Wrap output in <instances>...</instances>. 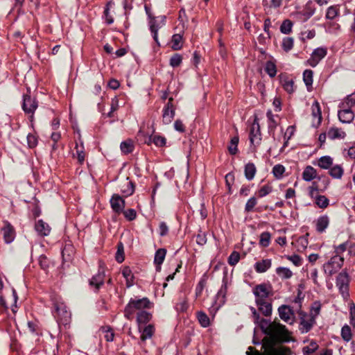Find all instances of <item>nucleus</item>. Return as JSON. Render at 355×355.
Wrapping results in <instances>:
<instances>
[{"instance_id": "obj_1", "label": "nucleus", "mask_w": 355, "mask_h": 355, "mask_svg": "<svg viewBox=\"0 0 355 355\" xmlns=\"http://www.w3.org/2000/svg\"><path fill=\"white\" fill-rule=\"evenodd\" d=\"M250 311L252 313L254 322L259 325L263 332L269 336L271 342H289L292 340L291 332L286 327L279 322H269L268 320L261 318L255 308L251 306Z\"/></svg>"}, {"instance_id": "obj_2", "label": "nucleus", "mask_w": 355, "mask_h": 355, "mask_svg": "<svg viewBox=\"0 0 355 355\" xmlns=\"http://www.w3.org/2000/svg\"><path fill=\"white\" fill-rule=\"evenodd\" d=\"M150 304L149 300L146 297L139 300L131 299L125 308L124 314L125 318L129 320L132 319L136 311H142V309L148 308Z\"/></svg>"}, {"instance_id": "obj_3", "label": "nucleus", "mask_w": 355, "mask_h": 355, "mask_svg": "<svg viewBox=\"0 0 355 355\" xmlns=\"http://www.w3.org/2000/svg\"><path fill=\"white\" fill-rule=\"evenodd\" d=\"M55 318L58 322L66 325L71 320V313L67 310V306L63 302H56L54 304Z\"/></svg>"}, {"instance_id": "obj_4", "label": "nucleus", "mask_w": 355, "mask_h": 355, "mask_svg": "<svg viewBox=\"0 0 355 355\" xmlns=\"http://www.w3.org/2000/svg\"><path fill=\"white\" fill-rule=\"evenodd\" d=\"M343 257L334 255L330 260L323 265V270L326 274L331 275L341 268L343 265Z\"/></svg>"}, {"instance_id": "obj_5", "label": "nucleus", "mask_w": 355, "mask_h": 355, "mask_svg": "<svg viewBox=\"0 0 355 355\" xmlns=\"http://www.w3.org/2000/svg\"><path fill=\"white\" fill-rule=\"evenodd\" d=\"M154 123L153 122L150 127H147L146 130L144 127L140 129L137 134V139L138 141H144L148 145L152 143L155 144V136L154 135Z\"/></svg>"}, {"instance_id": "obj_6", "label": "nucleus", "mask_w": 355, "mask_h": 355, "mask_svg": "<svg viewBox=\"0 0 355 355\" xmlns=\"http://www.w3.org/2000/svg\"><path fill=\"white\" fill-rule=\"evenodd\" d=\"M300 323L299 330L302 334L309 332L315 324L314 315L306 314L304 312L300 313Z\"/></svg>"}, {"instance_id": "obj_7", "label": "nucleus", "mask_w": 355, "mask_h": 355, "mask_svg": "<svg viewBox=\"0 0 355 355\" xmlns=\"http://www.w3.org/2000/svg\"><path fill=\"white\" fill-rule=\"evenodd\" d=\"M349 277L346 272H340L336 279V286L338 288L343 298L347 299L349 296Z\"/></svg>"}, {"instance_id": "obj_8", "label": "nucleus", "mask_w": 355, "mask_h": 355, "mask_svg": "<svg viewBox=\"0 0 355 355\" xmlns=\"http://www.w3.org/2000/svg\"><path fill=\"white\" fill-rule=\"evenodd\" d=\"M264 354L265 355H290L291 350L289 348L281 345L275 346L270 343L268 345L264 344Z\"/></svg>"}, {"instance_id": "obj_9", "label": "nucleus", "mask_w": 355, "mask_h": 355, "mask_svg": "<svg viewBox=\"0 0 355 355\" xmlns=\"http://www.w3.org/2000/svg\"><path fill=\"white\" fill-rule=\"evenodd\" d=\"M271 292V288L270 286L262 284L256 286L253 289V293L256 297L255 302L258 301L267 300Z\"/></svg>"}, {"instance_id": "obj_10", "label": "nucleus", "mask_w": 355, "mask_h": 355, "mask_svg": "<svg viewBox=\"0 0 355 355\" xmlns=\"http://www.w3.org/2000/svg\"><path fill=\"white\" fill-rule=\"evenodd\" d=\"M280 318L285 322L293 324L295 319V313L293 309L287 305H282L278 309Z\"/></svg>"}, {"instance_id": "obj_11", "label": "nucleus", "mask_w": 355, "mask_h": 355, "mask_svg": "<svg viewBox=\"0 0 355 355\" xmlns=\"http://www.w3.org/2000/svg\"><path fill=\"white\" fill-rule=\"evenodd\" d=\"M327 53V49L322 47L317 48L313 51L311 58L308 60V64L312 67H315L326 56Z\"/></svg>"}, {"instance_id": "obj_12", "label": "nucleus", "mask_w": 355, "mask_h": 355, "mask_svg": "<svg viewBox=\"0 0 355 355\" xmlns=\"http://www.w3.org/2000/svg\"><path fill=\"white\" fill-rule=\"evenodd\" d=\"M37 107V103L35 98L28 95L24 96V102L22 108L26 114H31V118L33 119V114Z\"/></svg>"}, {"instance_id": "obj_13", "label": "nucleus", "mask_w": 355, "mask_h": 355, "mask_svg": "<svg viewBox=\"0 0 355 355\" xmlns=\"http://www.w3.org/2000/svg\"><path fill=\"white\" fill-rule=\"evenodd\" d=\"M250 140L252 145L258 144L261 141V133L259 124L257 119H254L250 132Z\"/></svg>"}, {"instance_id": "obj_14", "label": "nucleus", "mask_w": 355, "mask_h": 355, "mask_svg": "<svg viewBox=\"0 0 355 355\" xmlns=\"http://www.w3.org/2000/svg\"><path fill=\"white\" fill-rule=\"evenodd\" d=\"M330 223V218L327 215L319 216L314 222L315 230L319 233H323L327 229Z\"/></svg>"}, {"instance_id": "obj_15", "label": "nucleus", "mask_w": 355, "mask_h": 355, "mask_svg": "<svg viewBox=\"0 0 355 355\" xmlns=\"http://www.w3.org/2000/svg\"><path fill=\"white\" fill-rule=\"evenodd\" d=\"M313 122L312 125L313 127H318L322 120V113L320 110V104L317 101H315L311 106Z\"/></svg>"}, {"instance_id": "obj_16", "label": "nucleus", "mask_w": 355, "mask_h": 355, "mask_svg": "<svg viewBox=\"0 0 355 355\" xmlns=\"http://www.w3.org/2000/svg\"><path fill=\"white\" fill-rule=\"evenodd\" d=\"M111 207L114 211L120 213L125 207L124 200L118 194H114L110 200Z\"/></svg>"}, {"instance_id": "obj_17", "label": "nucleus", "mask_w": 355, "mask_h": 355, "mask_svg": "<svg viewBox=\"0 0 355 355\" xmlns=\"http://www.w3.org/2000/svg\"><path fill=\"white\" fill-rule=\"evenodd\" d=\"M172 98H169L166 107L164 110L163 120L165 123H169L175 115V110L171 103Z\"/></svg>"}, {"instance_id": "obj_18", "label": "nucleus", "mask_w": 355, "mask_h": 355, "mask_svg": "<svg viewBox=\"0 0 355 355\" xmlns=\"http://www.w3.org/2000/svg\"><path fill=\"white\" fill-rule=\"evenodd\" d=\"M35 230L37 232L42 236H48L51 232V227L48 223H45L42 220H39L35 225Z\"/></svg>"}, {"instance_id": "obj_19", "label": "nucleus", "mask_w": 355, "mask_h": 355, "mask_svg": "<svg viewBox=\"0 0 355 355\" xmlns=\"http://www.w3.org/2000/svg\"><path fill=\"white\" fill-rule=\"evenodd\" d=\"M338 118L342 123H349L353 121L354 114L351 109H343L338 112Z\"/></svg>"}, {"instance_id": "obj_20", "label": "nucleus", "mask_w": 355, "mask_h": 355, "mask_svg": "<svg viewBox=\"0 0 355 355\" xmlns=\"http://www.w3.org/2000/svg\"><path fill=\"white\" fill-rule=\"evenodd\" d=\"M105 274L103 271H98V272L94 275L89 280V285L94 286L96 291L103 284Z\"/></svg>"}, {"instance_id": "obj_21", "label": "nucleus", "mask_w": 355, "mask_h": 355, "mask_svg": "<svg viewBox=\"0 0 355 355\" xmlns=\"http://www.w3.org/2000/svg\"><path fill=\"white\" fill-rule=\"evenodd\" d=\"M318 176L316 170L311 166H307L305 167L302 173V178L306 182H310L315 179Z\"/></svg>"}, {"instance_id": "obj_22", "label": "nucleus", "mask_w": 355, "mask_h": 355, "mask_svg": "<svg viewBox=\"0 0 355 355\" xmlns=\"http://www.w3.org/2000/svg\"><path fill=\"white\" fill-rule=\"evenodd\" d=\"M257 306L259 311H261L264 315L268 316L272 313V304L267 300L258 301L256 302Z\"/></svg>"}, {"instance_id": "obj_23", "label": "nucleus", "mask_w": 355, "mask_h": 355, "mask_svg": "<svg viewBox=\"0 0 355 355\" xmlns=\"http://www.w3.org/2000/svg\"><path fill=\"white\" fill-rule=\"evenodd\" d=\"M268 118V130L270 133H273L275 128L278 125V116H275L270 110L266 113Z\"/></svg>"}, {"instance_id": "obj_24", "label": "nucleus", "mask_w": 355, "mask_h": 355, "mask_svg": "<svg viewBox=\"0 0 355 355\" xmlns=\"http://www.w3.org/2000/svg\"><path fill=\"white\" fill-rule=\"evenodd\" d=\"M346 133L340 128H331L327 132V137L331 139H344Z\"/></svg>"}, {"instance_id": "obj_25", "label": "nucleus", "mask_w": 355, "mask_h": 355, "mask_svg": "<svg viewBox=\"0 0 355 355\" xmlns=\"http://www.w3.org/2000/svg\"><path fill=\"white\" fill-rule=\"evenodd\" d=\"M135 191V185L128 178L121 185V192L125 196H131Z\"/></svg>"}, {"instance_id": "obj_26", "label": "nucleus", "mask_w": 355, "mask_h": 355, "mask_svg": "<svg viewBox=\"0 0 355 355\" xmlns=\"http://www.w3.org/2000/svg\"><path fill=\"white\" fill-rule=\"evenodd\" d=\"M271 266L270 259H263L259 262L256 263L254 268L258 272H264Z\"/></svg>"}, {"instance_id": "obj_27", "label": "nucleus", "mask_w": 355, "mask_h": 355, "mask_svg": "<svg viewBox=\"0 0 355 355\" xmlns=\"http://www.w3.org/2000/svg\"><path fill=\"white\" fill-rule=\"evenodd\" d=\"M122 275L126 280L127 287H130L133 285L134 276L130 268L128 266H125L122 270Z\"/></svg>"}, {"instance_id": "obj_28", "label": "nucleus", "mask_w": 355, "mask_h": 355, "mask_svg": "<svg viewBox=\"0 0 355 355\" xmlns=\"http://www.w3.org/2000/svg\"><path fill=\"white\" fill-rule=\"evenodd\" d=\"M3 238L7 243H11L14 239V230L12 227L8 225L2 229Z\"/></svg>"}, {"instance_id": "obj_29", "label": "nucleus", "mask_w": 355, "mask_h": 355, "mask_svg": "<svg viewBox=\"0 0 355 355\" xmlns=\"http://www.w3.org/2000/svg\"><path fill=\"white\" fill-rule=\"evenodd\" d=\"M134 142L131 139L125 140L121 143L120 148L123 153L128 154L134 150Z\"/></svg>"}, {"instance_id": "obj_30", "label": "nucleus", "mask_w": 355, "mask_h": 355, "mask_svg": "<svg viewBox=\"0 0 355 355\" xmlns=\"http://www.w3.org/2000/svg\"><path fill=\"white\" fill-rule=\"evenodd\" d=\"M152 315L146 311H139L137 313V320L139 324H146L151 318Z\"/></svg>"}, {"instance_id": "obj_31", "label": "nucleus", "mask_w": 355, "mask_h": 355, "mask_svg": "<svg viewBox=\"0 0 355 355\" xmlns=\"http://www.w3.org/2000/svg\"><path fill=\"white\" fill-rule=\"evenodd\" d=\"M333 164V159L329 156H324L319 159L318 166L323 169L329 168Z\"/></svg>"}, {"instance_id": "obj_32", "label": "nucleus", "mask_w": 355, "mask_h": 355, "mask_svg": "<svg viewBox=\"0 0 355 355\" xmlns=\"http://www.w3.org/2000/svg\"><path fill=\"white\" fill-rule=\"evenodd\" d=\"M339 12L340 9L338 6H331L327 8L326 18L328 19H334L339 15Z\"/></svg>"}, {"instance_id": "obj_33", "label": "nucleus", "mask_w": 355, "mask_h": 355, "mask_svg": "<svg viewBox=\"0 0 355 355\" xmlns=\"http://www.w3.org/2000/svg\"><path fill=\"white\" fill-rule=\"evenodd\" d=\"M255 173H256V168L253 164L249 163L245 165V176L248 180H251L254 178Z\"/></svg>"}, {"instance_id": "obj_34", "label": "nucleus", "mask_w": 355, "mask_h": 355, "mask_svg": "<svg viewBox=\"0 0 355 355\" xmlns=\"http://www.w3.org/2000/svg\"><path fill=\"white\" fill-rule=\"evenodd\" d=\"M315 203L317 205L318 207L322 209H324L327 207L329 205V200L327 198H326L324 196H320L318 195L315 196Z\"/></svg>"}, {"instance_id": "obj_35", "label": "nucleus", "mask_w": 355, "mask_h": 355, "mask_svg": "<svg viewBox=\"0 0 355 355\" xmlns=\"http://www.w3.org/2000/svg\"><path fill=\"white\" fill-rule=\"evenodd\" d=\"M313 74V71L310 69H306L303 73V80L308 89L312 86Z\"/></svg>"}, {"instance_id": "obj_36", "label": "nucleus", "mask_w": 355, "mask_h": 355, "mask_svg": "<svg viewBox=\"0 0 355 355\" xmlns=\"http://www.w3.org/2000/svg\"><path fill=\"white\" fill-rule=\"evenodd\" d=\"M330 175L334 178H341L343 174V169L340 165H335L329 171Z\"/></svg>"}, {"instance_id": "obj_37", "label": "nucleus", "mask_w": 355, "mask_h": 355, "mask_svg": "<svg viewBox=\"0 0 355 355\" xmlns=\"http://www.w3.org/2000/svg\"><path fill=\"white\" fill-rule=\"evenodd\" d=\"M197 318L202 327H207L209 325V318L204 312H198Z\"/></svg>"}, {"instance_id": "obj_38", "label": "nucleus", "mask_w": 355, "mask_h": 355, "mask_svg": "<svg viewBox=\"0 0 355 355\" xmlns=\"http://www.w3.org/2000/svg\"><path fill=\"white\" fill-rule=\"evenodd\" d=\"M277 274L282 278L289 279L293 275L291 270L287 268L279 267L276 270Z\"/></svg>"}, {"instance_id": "obj_39", "label": "nucleus", "mask_w": 355, "mask_h": 355, "mask_svg": "<svg viewBox=\"0 0 355 355\" xmlns=\"http://www.w3.org/2000/svg\"><path fill=\"white\" fill-rule=\"evenodd\" d=\"M145 10L147 15H148V17L150 18L149 24L150 29L152 33V37L153 40H155V21H154V18L151 16V14L150 13V9L147 5H145Z\"/></svg>"}, {"instance_id": "obj_40", "label": "nucleus", "mask_w": 355, "mask_h": 355, "mask_svg": "<svg viewBox=\"0 0 355 355\" xmlns=\"http://www.w3.org/2000/svg\"><path fill=\"white\" fill-rule=\"evenodd\" d=\"M116 261L118 263H122L124 261V248L122 243L117 245V251L115 255Z\"/></svg>"}, {"instance_id": "obj_41", "label": "nucleus", "mask_w": 355, "mask_h": 355, "mask_svg": "<svg viewBox=\"0 0 355 355\" xmlns=\"http://www.w3.org/2000/svg\"><path fill=\"white\" fill-rule=\"evenodd\" d=\"M282 86L288 93H292L294 92V83L292 79L284 78L282 80Z\"/></svg>"}, {"instance_id": "obj_42", "label": "nucleus", "mask_w": 355, "mask_h": 355, "mask_svg": "<svg viewBox=\"0 0 355 355\" xmlns=\"http://www.w3.org/2000/svg\"><path fill=\"white\" fill-rule=\"evenodd\" d=\"M182 37L180 34H175L171 40L172 48L175 50L180 49L182 47Z\"/></svg>"}, {"instance_id": "obj_43", "label": "nucleus", "mask_w": 355, "mask_h": 355, "mask_svg": "<svg viewBox=\"0 0 355 355\" xmlns=\"http://www.w3.org/2000/svg\"><path fill=\"white\" fill-rule=\"evenodd\" d=\"M80 143H81V146H79L78 144H76L75 148L76 149V155H77V158H78V162L80 164H83L85 161V153L84 151V147L83 146L82 141H80Z\"/></svg>"}, {"instance_id": "obj_44", "label": "nucleus", "mask_w": 355, "mask_h": 355, "mask_svg": "<svg viewBox=\"0 0 355 355\" xmlns=\"http://www.w3.org/2000/svg\"><path fill=\"white\" fill-rule=\"evenodd\" d=\"M341 336L345 341H349L352 339V331L349 326L345 324L341 329Z\"/></svg>"}, {"instance_id": "obj_45", "label": "nucleus", "mask_w": 355, "mask_h": 355, "mask_svg": "<svg viewBox=\"0 0 355 355\" xmlns=\"http://www.w3.org/2000/svg\"><path fill=\"white\" fill-rule=\"evenodd\" d=\"M169 232L168 225L164 221H162L159 223L158 228L157 229V232L161 236H166Z\"/></svg>"}, {"instance_id": "obj_46", "label": "nucleus", "mask_w": 355, "mask_h": 355, "mask_svg": "<svg viewBox=\"0 0 355 355\" xmlns=\"http://www.w3.org/2000/svg\"><path fill=\"white\" fill-rule=\"evenodd\" d=\"M265 70L270 77L275 76L277 73L276 66L274 62L268 61L266 64Z\"/></svg>"}, {"instance_id": "obj_47", "label": "nucleus", "mask_w": 355, "mask_h": 355, "mask_svg": "<svg viewBox=\"0 0 355 355\" xmlns=\"http://www.w3.org/2000/svg\"><path fill=\"white\" fill-rule=\"evenodd\" d=\"M153 329H154V327L153 324H149V325L146 326L143 330V332H142V334L141 336V340H145L147 338H151L153 334Z\"/></svg>"}, {"instance_id": "obj_48", "label": "nucleus", "mask_w": 355, "mask_h": 355, "mask_svg": "<svg viewBox=\"0 0 355 355\" xmlns=\"http://www.w3.org/2000/svg\"><path fill=\"white\" fill-rule=\"evenodd\" d=\"M239 143V137H234L232 138L230 145L228 146V150L230 154L235 155L237 153V146Z\"/></svg>"}, {"instance_id": "obj_49", "label": "nucleus", "mask_w": 355, "mask_h": 355, "mask_svg": "<svg viewBox=\"0 0 355 355\" xmlns=\"http://www.w3.org/2000/svg\"><path fill=\"white\" fill-rule=\"evenodd\" d=\"M293 24L288 20H284L280 26V31L284 34H288L292 29Z\"/></svg>"}, {"instance_id": "obj_50", "label": "nucleus", "mask_w": 355, "mask_h": 355, "mask_svg": "<svg viewBox=\"0 0 355 355\" xmlns=\"http://www.w3.org/2000/svg\"><path fill=\"white\" fill-rule=\"evenodd\" d=\"M270 234L268 232H265L261 234L259 243L261 246L267 247L270 243Z\"/></svg>"}, {"instance_id": "obj_51", "label": "nucleus", "mask_w": 355, "mask_h": 355, "mask_svg": "<svg viewBox=\"0 0 355 355\" xmlns=\"http://www.w3.org/2000/svg\"><path fill=\"white\" fill-rule=\"evenodd\" d=\"M113 3L112 1H109L107 5H106V7L105 8V10H104V16H105V20H106V22L108 24H111L114 22V19L113 17L110 15V8L111 7L112 4Z\"/></svg>"}, {"instance_id": "obj_52", "label": "nucleus", "mask_w": 355, "mask_h": 355, "mask_svg": "<svg viewBox=\"0 0 355 355\" xmlns=\"http://www.w3.org/2000/svg\"><path fill=\"white\" fill-rule=\"evenodd\" d=\"M27 144L29 148H35L37 145V137L29 133L26 137Z\"/></svg>"}, {"instance_id": "obj_53", "label": "nucleus", "mask_w": 355, "mask_h": 355, "mask_svg": "<svg viewBox=\"0 0 355 355\" xmlns=\"http://www.w3.org/2000/svg\"><path fill=\"white\" fill-rule=\"evenodd\" d=\"M318 347V345L315 342H311L309 345L303 348V352L305 355H309L313 353Z\"/></svg>"}, {"instance_id": "obj_54", "label": "nucleus", "mask_w": 355, "mask_h": 355, "mask_svg": "<svg viewBox=\"0 0 355 355\" xmlns=\"http://www.w3.org/2000/svg\"><path fill=\"white\" fill-rule=\"evenodd\" d=\"M293 46V39L292 37H285L282 42V48L285 51H290Z\"/></svg>"}, {"instance_id": "obj_55", "label": "nucleus", "mask_w": 355, "mask_h": 355, "mask_svg": "<svg viewBox=\"0 0 355 355\" xmlns=\"http://www.w3.org/2000/svg\"><path fill=\"white\" fill-rule=\"evenodd\" d=\"M102 331L105 334V338L107 342H111L114 340V334L111 328L108 327H104Z\"/></svg>"}, {"instance_id": "obj_56", "label": "nucleus", "mask_w": 355, "mask_h": 355, "mask_svg": "<svg viewBox=\"0 0 355 355\" xmlns=\"http://www.w3.org/2000/svg\"><path fill=\"white\" fill-rule=\"evenodd\" d=\"M182 60V58L180 54H174L170 59V64L173 67H178Z\"/></svg>"}, {"instance_id": "obj_57", "label": "nucleus", "mask_w": 355, "mask_h": 355, "mask_svg": "<svg viewBox=\"0 0 355 355\" xmlns=\"http://www.w3.org/2000/svg\"><path fill=\"white\" fill-rule=\"evenodd\" d=\"M166 254L165 248H160L157 250V265H160L164 260Z\"/></svg>"}, {"instance_id": "obj_58", "label": "nucleus", "mask_w": 355, "mask_h": 355, "mask_svg": "<svg viewBox=\"0 0 355 355\" xmlns=\"http://www.w3.org/2000/svg\"><path fill=\"white\" fill-rule=\"evenodd\" d=\"M240 259V254L237 252H233L228 258V263L231 266L236 265Z\"/></svg>"}, {"instance_id": "obj_59", "label": "nucleus", "mask_w": 355, "mask_h": 355, "mask_svg": "<svg viewBox=\"0 0 355 355\" xmlns=\"http://www.w3.org/2000/svg\"><path fill=\"white\" fill-rule=\"evenodd\" d=\"M349 245L347 242L343 243L338 246H335L334 252L336 253V255L340 256V254L345 252L347 249L349 250Z\"/></svg>"}, {"instance_id": "obj_60", "label": "nucleus", "mask_w": 355, "mask_h": 355, "mask_svg": "<svg viewBox=\"0 0 355 355\" xmlns=\"http://www.w3.org/2000/svg\"><path fill=\"white\" fill-rule=\"evenodd\" d=\"M178 311L184 312L188 309V302L186 298L182 299L176 305Z\"/></svg>"}, {"instance_id": "obj_61", "label": "nucleus", "mask_w": 355, "mask_h": 355, "mask_svg": "<svg viewBox=\"0 0 355 355\" xmlns=\"http://www.w3.org/2000/svg\"><path fill=\"white\" fill-rule=\"evenodd\" d=\"M257 199L254 197L250 198L245 204V210L247 212L251 211L257 205Z\"/></svg>"}, {"instance_id": "obj_62", "label": "nucleus", "mask_w": 355, "mask_h": 355, "mask_svg": "<svg viewBox=\"0 0 355 355\" xmlns=\"http://www.w3.org/2000/svg\"><path fill=\"white\" fill-rule=\"evenodd\" d=\"M285 168L282 165L277 164L273 167L272 172L275 177L280 178L284 173Z\"/></svg>"}, {"instance_id": "obj_63", "label": "nucleus", "mask_w": 355, "mask_h": 355, "mask_svg": "<svg viewBox=\"0 0 355 355\" xmlns=\"http://www.w3.org/2000/svg\"><path fill=\"white\" fill-rule=\"evenodd\" d=\"M38 261L40 267L43 270H46L49 268V261L45 255H40Z\"/></svg>"}, {"instance_id": "obj_64", "label": "nucleus", "mask_w": 355, "mask_h": 355, "mask_svg": "<svg viewBox=\"0 0 355 355\" xmlns=\"http://www.w3.org/2000/svg\"><path fill=\"white\" fill-rule=\"evenodd\" d=\"M124 216L128 220H134L137 216L136 211L133 209H128L123 211Z\"/></svg>"}]
</instances>
